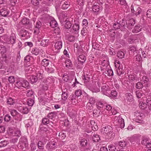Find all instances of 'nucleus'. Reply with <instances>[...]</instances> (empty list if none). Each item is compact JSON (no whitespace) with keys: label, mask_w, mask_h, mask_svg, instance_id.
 <instances>
[{"label":"nucleus","mask_w":151,"mask_h":151,"mask_svg":"<svg viewBox=\"0 0 151 151\" xmlns=\"http://www.w3.org/2000/svg\"><path fill=\"white\" fill-rule=\"evenodd\" d=\"M29 85V83L28 82L21 78L17 79L15 84L16 87L19 89H22L23 88H26L28 87Z\"/></svg>","instance_id":"obj_1"},{"label":"nucleus","mask_w":151,"mask_h":151,"mask_svg":"<svg viewBox=\"0 0 151 151\" xmlns=\"http://www.w3.org/2000/svg\"><path fill=\"white\" fill-rule=\"evenodd\" d=\"M114 123L116 126L123 128L125 126L124 119L120 116H115L114 118Z\"/></svg>","instance_id":"obj_2"},{"label":"nucleus","mask_w":151,"mask_h":151,"mask_svg":"<svg viewBox=\"0 0 151 151\" xmlns=\"http://www.w3.org/2000/svg\"><path fill=\"white\" fill-rule=\"evenodd\" d=\"M8 132L9 134L12 137L16 136L19 137L21 135V132L18 129H16L14 132L12 129L9 128Z\"/></svg>","instance_id":"obj_3"},{"label":"nucleus","mask_w":151,"mask_h":151,"mask_svg":"<svg viewBox=\"0 0 151 151\" xmlns=\"http://www.w3.org/2000/svg\"><path fill=\"white\" fill-rule=\"evenodd\" d=\"M140 78L141 81H142V83L143 85V86L148 87L149 86V84L148 79L145 76L140 75Z\"/></svg>","instance_id":"obj_4"},{"label":"nucleus","mask_w":151,"mask_h":151,"mask_svg":"<svg viewBox=\"0 0 151 151\" xmlns=\"http://www.w3.org/2000/svg\"><path fill=\"white\" fill-rule=\"evenodd\" d=\"M10 11L6 6H4L0 9V13L1 16L6 17L9 14Z\"/></svg>","instance_id":"obj_5"},{"label":"nucleus","mask_w":151,"mask_h":151,"mask_svg":"<svg viewBox=\"0 0 151 151\" xmlns=\"http://www.w3.org/2000/svg\"><path fill=\"white\" fill-rule=\"evenodd\" d=\"M15 41L16 36L14 34H12L10 37L8 38L7 40V42L9 44H14L15 43Z\"/></svg>","instance_id":"obj_6"},{"label":"nucleus","mask_w":151,"mask_h":151,"mask_svg":"<svg viewBox=\"0 0 151 151\" xmlns=\"http://www.w3.org/2000/svg\"><path fill=\"white\" fill-rule=\"evenodd\" d=\"M41 25V23L40 22L38 21L37 22L34 32V33L37 34L39 33V29L40 28Z\"/></svg>","instance_id":"obj_7"},{"label":"nucleus","mask_w":151,"mask_h":151,"mask_svg":"<svg viewBox=\"0 0 151 151\" xmlns=\"http://www.w3.org/2000/svg\"><path fill=\"white\" fill-rule=\"evenodd\" d=\"M131 9L132 12L134 13H135V15L137 16L139 15L142 11L141 9L139 7H137V8H135V10H134L133 7L132 6L131 7Z\"/></svg>","instance_id":"obj_8"},{"label":"nucleus","mask_w":151,"mask_h":151,"mask_svg":"<svg viewBox=\"0 0 151 151\" xmlns=\"http://www.w3.org/2000/svg\"><path fill=\"white\" fill-rule=\"evenodd\" d=\"M88 124H90V126H88L89 129L91 128V129L93 130H96L98 129V127L94 121H91L90 123H89Z\"/></svg>","instance_id":"obj_9"},{"label":"nucleus","mask_w":151,"mask_h":151,"mask_svg":"<svg viewBox=\"0 0 151 151\" xmlns=\"http://www.w3.org/2000/svg\"><path fill=\"white\" fill-rule=\"evenodd\" d=\"M111 127L109 126L104 127L101 129V132L104 134H108L111 130Z\"/></svg>","instance_id":"obj_10"},{"label":"nucleus","mask_w":151,"mask_h":151,"mask_svg":"<svg viewBox=\"0 0 151 151\" xmlns=\"http://www.w3.org/2000/svg\"><path fill=\"white\" fill-rule=\"evenodd\" d=\"M18 111L23 114H27L29 111L28 109L25 106H20L19 107Z\"/></svg>","instance_id":"obj_11"},{"label":"nucleus","mask_w":151,"mask_h":151,"mask_svg":"<svg viewBox=\"0 0 151 151\" xmlns=\"http://www.w3.org/2000/svg\"><path fill=\"white\" fill-rule=\"evenodd\" d=\"M6 52V49L4 46L2 45L0 46V53L2 54L3 58L6 59V54H4Z\"/></svg>","instance_id":"obj_12"},{"label":"nucleus","mask_w":151,"mask_h":151,"mask_svg":"<svg viewBox=\"0 0 151 151\" xmlns=\"http://www.w3.org/2000/svg\"><path fill=\"white\" fill-rule=\"evenodd\" d=\"M128 77L130 81H134L138 80L136 76L133 73L130 72V74H129Z\"/></svg>","instance_id":"obj_13"},{"label":"nucleus","mask_w":151,"mask_h":151,"mask_svg":"<svg viewBox=\"0 0 151 151\" xmlns=\"http://www.w3.org/2000/svg\"><path fill=\"white\" fill-rule=\"evenodd\" d=\"M79 29V24H74L72 26L71 32L72 33H76L78 32Z\"/></svg>","instance_id":"obj_14"},{"label":"nucleus","mask_w":151,"mask_h":151,"mask_svg":"<svg viewBox=\"0 0 151 151\" xmlns=\"http://www.w3.org/2000/svg\"><path fill=\"white\" fill-rule=\"evenodd\" d=\"M44 71L42 70H40L37 73L36 77L37 79L40 80L44 77Z\"/></svg>","instance_id":"obj_15"},{"label":"nucleus","mask_w":151,"mask_h":151,"mask_svg":"<svg viewBox=\"0 0 151 151\" xmlns=\"http://www.w3.org/2000/svg\"><path fill=\"white\" fill-rule=\"evenodd\" d=\"M62 47V42L58 41L56 42L55 45L54 47L55 50H59Z\"/></svg>","instance_id":"obj_16"},{"label":"nucleus","mask_w":151,"mask_h":151,"mask_svg":"<svg viewBox=\"0 0 151 151\" xmlns=\"http://www.w3.org/2000/svg\"><path fill=\"white\" fill-rule=\"evenodd\" d=\"M78 60L80 63H84L86 60L85 56L83 54L80 55L78 58Z\"/></svg>","instance_id":"obj_17"},{"label":"nucleus","mask_w":151,"mask_h":151,"mask_svg":"<svg viewBox=\"0 0 151 151\" xmlns=\"http://www.w3.org/2000/svg\"><path fill=\"white\" fill-rule=\"evenodd\" d=\"M142 29L141 26L138 25L135 26L134 28L132 29V32L134 33H137L141 31Z\"/></svg>","instance_id":"obj_18"},{"label":"nucleus","mask_w":151,"mask_h":151,"mask_svg":"<svg viewBox=\"0 0 151 151\" xmlns=\"http://www.w3.org/2000/svg\"><path fill=\"white\" fill-rule=\"evenodd\" d=\"M41 131L42 133L44 135V136H46L45 135H48L50 134V129H48L46 128L42 129Z\"/></svg>","instance_id":"obj_19"},{"label":"nucleus","mask_w":151,"mask_h":151,"mask_svg":"<svg viewBox=\"0 0 151 151\" xmlns=\"http://www.w3.org/2000/svg\"><path fill=\"white\" fill-rule=\"evenodd\" d=\"M49 43V40L48 39H45L42 40L41 42V45L43 47L46 46Z\"/></svg>","instance_id":"obj_20"},{"label":"nucleus","mask_w":151,"mask_h":151,"mask_svg":"<svg viewBox=\"0 0 151 151\" xmlns=\"http://www.w3.org/2000/svg\"><path fill=\"white\" fill-rule=\"evenodd\" d=\"M49 60L44 59H43L41 62V64L44 67H47L49 64Z\"/></svg>","instance_id":"obj_21"},{"label":"nucleus","mask_w":151,"mask_h":151,"mask_svg":"<svg viewBox=\"0 0 151 151\" xmlns=\"http://www.w3.org/2000/svg\"><path fill=\"white\" fill-rule=\"evenodd\" d=\"M149 141H150L149 138H147L146 137H143L142 138V141L141 142V143L142 144L145 145L147 143H148Z\"/></svg>","instance_id":"obj_22"},{"label":"nucleus","mask_w":151,"mask_h":151,"mask_svg":"<svg viewBox=\"0 0 151 151\" xmlns=\"http://www.w3.org/2000/svg\"><path fill=\"white\" fill-rule=\"evenodd\" d=\"M92 139L94 142H97L100 140V138L99 135L96 134L93 135L92 137Z\"/></svg>","instance_id":"obj_23"},{"label":"nucleus","mask_w":151,"mask_h":151,"mask_svg":"<svg viewBox=\"0 0 151 151\" xmlns=\"http://www.w3.org/2000/svg\"><path fill=\"white\" fill-rule=\"evenodd\" d=\"M15 103V100L11 97H9L7 99V104L12 105Z\"/></svg>","instance_id":"obj_24"},{"label":"nucleus","mask_w":151,"mask_h":151,"mask_svg":"<svg viewBox=\"0 0 151 151\" xmlns=\"http://www.w3.org/2000/svg\"><path fill=\"white\" fill-rule=\"evenodd\" d=\"M50 26L52 28L56 27L58 25V23L55 20H51L50 23Z\"/></svg>","instance_id":"obj_25"},{"label":"nucleus","mask_w":151,"mask_h":151,"mask_svg":"<svg viewBox=\"0 0 151 151\" xmlns=\"http://www.w3.org/2000/svg\"><path fill=\"white\" fill-rule=\"evenodd\" d=\"M29 79L32 83H35L38 80L36 76L33 75L30 76L29 78Z\"/></svg>","instance_id":"obj_26"},{"label":"nucleus","mask_w":151,"mask_h":151,"mask_svg":"<svg viewBox=\"0 0 151 151\" xmlns=\"http://www.w3.org/2000/svg\"><path fill=\"white\" fill-rule=\"evenodd\" d=\"M39 50L38 48L37 47H34L33 48L32 53V54L35 55H37L39 53Z\"/></svg>","instance_id":"obj_27"},{"label":"nucleus","mask_w":151,"mask_h":151,"mask_svg":"<svg viewBox=\"0 0 151 151\" xmlns=\"http://www.w3.org/2000/svg\"><path fill=\"white\" fill-rule=\"evenodd\" d=\"M107 134L108 138L111 139H113L115 136L114 133L113 131H111V130Z\"/></svg>","instance_id":"obj_28"},{"label":"nucleus","mask_w":151,"mask_h":151,"mask_svg":"<svg viewBox=\"0 0 151 151\" xmlns=\"http://www.w3.org/2000/svg\"><path fill=\"white\" fill-rule=\"evenodd\" d=\"M99 6L97 4L94 5L92 7V10L94 12H98L99 11Z\"/></svg>","instance_id":"obj_29"},{"label":"nucleus","mask_w":151,"mask_h":151,"mask_svg":"<svg viewBox=\"0 0 151 151\" xmlns=\"http://www.w3.org/2000/svg\"><path fill=\"white\" fill-rule=\"evenodd\" d=\"M133 96L130 93H127L126 94V100L129 101H131L133 100Z\"/></svg>","instance_id":"obj_30"},{"label":"nucleus","mask_w":151,"mask_h":151,"mask_svg":"<svg viewBox=\"0 0 151 151\" xmlns=\"http://www.w3.org/2000/svg\"><path fill=\"white\" fill-rule=\"evenodd\" d=\"M82 79L84 81V82L87 83L90 80V77L88 75H84L82 77Z\"/></svg>","instance_id":"obj_31"},{"label":"nucleus","mask_w":151,"mask_h":151,"mask_svg":"<svg viewBox=\"0 0 151 151\" xmlns=\"http://www.w3.org/2000/svg\"><path fill=\"white\" fill-rule=\"evenodd\" d=\"M9 142L8 141L6 140H4L0 142V147H3L6 146L8 144Z\"/></svg>","instance_id":"obj_32"},{"label":"nucleus","mask_w":151,"mask_h":151,"mask_svg":"<svg viewBox=\"0 0 151 151\" xmlns=\"http://www.w3.org/2000/svg\"><path fill=\"white\" fill-rule=\"evenodd\" d=\"M115 66L116 68H118L119 72H122V69L120 67V64L118 61H116L114 63Z\"/></svg>","instance_id":"obj_33"},{"label":"nucleus","mask_w":151,"mask_h":151,"mask_svg":"<svg viewBox=\"0 0 151 151\" xmlns=\"http://www.w3.org/2000/svg\"><path fill=\"white\" fill-rule=\"evenodd\" d=\"M139 106L140 108L142 109H145L146 108L147 105L144 102H141L139 104Z\"/></svg>","instance_id":"obj_34"},{"label":"nucleus","mask_w":151,"mask_h":151,"mask_svg":"<svg viewBox=\"0 0 151 151\" xmlns=\"http://www.w3.org/2000/svg\"><path fill=\"white\" fill-rule=\"evenodd\" d=\"M70 2L68 1H65L62 6V8L63 9H67L69 6Z\"/></svg>","instance_id":"obj_35"},{"label":"nucleus","mask_w":151,"mask_h":151,"mask_svg":"<svg viewBox=\"0 0 151 151\" xmlns=\"http://www.w3.org/2000/svg\"><path fill=\"white\" fill-rule=\"evenodd\" d=\"M8 81L11 83H13L15 81V78L13 76H10L8 78Z\"/></svg>","instance_id":"obj_36"},{"label":"nucleus","mask_w":151,"mask_h":151,"mask_svg":"<svg viewBox=\"0 0 151 151\" xmlns=\"http://www.w3.org/2000/svg\"><path fill=\"white\" fill-rule=\"evenodd\" d=\"M124 54L123 52L122 51H119L117 54V56L118 57L120 58H124Z\"/></svg>","instance_id":"obj_37"},{"label":"nucleus","mask_w":151,"mask_h":151,"mask_svg":"<svg viewBox=\"0 0 151 151\" xmlns=\"http://www.w3.org/2000/svg\"><path fill=\"white\" fill-rule=\"evenodd\" d=\"M65 65L68 68L71 66L72 63L71 61L69 60H66L65 62Z\"/></svg>","instance_id":"obj_38"},{"label":"nucleus","mask_w":151,"mask_h":151,"mask_svg":"<svg viewBox=\"0 0 151 151\" xmlns=\"http://www.w3.org/2000/svg\"><path fill=\"white\" fill-rule=\"evenodd\" d=\"M27 103L28 105L30 106H32L34 104V100L30 98H29L27 99Z\"/></svg>","instance_id":"obj_39"},{"label":"nucleus","mask_w":151,"mask_h":151,"mask_svg":"<svg viewBox=\"0 0 151 151\" xmlns=\"http://www.w3.org/2000/svg\"><path fill=\"white\" fill-rule=\"evenodd\" d=\"M11 115L13 116H15L18 114L17 111L15 109H11L10 111Z\"/></svg>","instance_id":"obj_40"},{"label":"nucleus","mask_w":151,"mask_h":151,"mask_svg":"<svg viewBox=\"0 0 151 151\" xmlns=\"http://www.w3.org/2000/svg\"><path fill=\"white\" fill-rule=\"evenodd\" d=\"M80 144L83 146L86 145L87 142V140L85 139H82L80 141Z\"/></svg>","instance_id":"obj_41"},{"label":"nucleus","mask_w":151,"mask_h":151,"mask_svg":"<svg viewBox=\"0 0 151 151\" xmlns=\"http://www.w3.org/2000/svg\"><path fill=\"white\" fill-rule=\"evenodd\" d=\"M109 150L110 151H115L116 147L114 145H111L108 146Z\"/></svg>","instance_id":"obj_42"},{"label":"nucleus","mask_w":151,"mask_h":151,"mask_svg":"<svg viewBox=\"0 0 151 151\" xmlns=\"http://www.w3.org/2000/svg\"><path fill=\"white\" fill-rule=\"evenodd\" d=\"M11 117L9 115L7 114L4 117V121L6 122H9L11 120Z\"/></svg>","instance_id":"obj_43"},{"label":"nucleus","mask_w":151,"mask_h":151,"mask_svg":"<svg viewBox=\"0 0 151 151\" xmlns=\"http://www.w3.org/2000/svg\"><path fill=\"white\" fill-rule=\"evenodd\" d=\"M143 86V84L140 82L137 83L136 85V88L139 89L142 88Z\"/></svg>","instance_id":"obj_44"},{"label":"nucleus","mask_w":151,"mask_h":151,"mask_svg":"<svg viewBox=\"0 0 151 151\" xmlns=\"http://www.w3.org/2000/svg\"><path fill=\"white\" fill-rule=\"evenodd\" d=\"M42 123L44 124H47L49 123V120L47 118H44L42 120Z\"/></svg>","instance_id":"obj_45"},{"label":"nucleus","mask_w":151,"mask_h":151,"mask_svg":"<svg viewBox=\"0 0 151 151\" xmlns=\"http://www.w3.org/2000/svg\"><path fill=\"white\" fill-rule=\"evenodd\" d=\"M134 118L138 119H139L141 117L140 114L137 111H136L134 113Z\"/></svg>","instance_id":"obj_46"},{"label":"nucleus","mask_w":151,"mask_h":151,"mask_svg":"<svg viewBox=\"0 0 151 151\" xmlns=\"http://www.w3.org/2000/svg\"><path fill=\"white\" fill-rule=\"evenodd\" d=\"M62 99L64 100H65L67 98V93L65 92H63L62 95Z\"/></svg>","instance_id":"obj_47"},{"label":"nucleus","mask_w":151,"mask_h":151,"mask_svg":"<svg viewBox=\"0 0 151 151\" xmlns=\"http://www.w3.org/2000/svg\"><path fill=\"white\" fill-rule=\"evenodd\" d=\"M88 23L87 20L86 19H84L82 22V25L84 27H87Z\"/></svg>","instance_id":"obj_48"},{"label":"nucleus","mask_w":151,"mask_h":151,"mask_svg":"<svg viewBox=\"0 0 151 151\" xmlns=\"http://www.w3.org/2000/svg\"><path fill=\"white\" fill-rule=\"evenodd\" d=\"M31 150L32 151H34L36 149V145L34 143H31L30 145Z\"/></svg>","instance_id":"obj_49"},{"label":"nucleus","mask_w":151,"mask_h":151,"mask_svg":"<svg viewBox=\"0 0 151 151\" xmlns=\"http://www.w3.org/2000/svg\"><path fill=\"white\" fill-rule=\"evenodd\" d=\"M71 24L70 22H67L65 25V27L67 29L70 28L71 27Z\"/></svg>","instance_id":"obj_50"},{"label":"nucleus","mask_w":151,"mask_h":151,"mask_svg":"<svg viewBox=\"0 0 151 151\" xmlns=\"http://www.w3.org/2000/svg\"><path fill=\"white\" fill-rule=\"evenodd\" d=\"M54 115H55V113L54 112H51L50 113H49L48 114V115H47V116L49 118L52 119L53 118Z\"/></svg>","instance_id":"obj_51"},{"label":"nucleus","mask_w":151,"mask_h":151,"mask_svg":"<svg viewBox=\"0 0 151 151\" xmlns=\"http://www.w3.org/2000/svg\"><path fill=\"white\" fill-rule=\"evenodd\" d=\"M110 113H111L113 115H115L116 114L119 113L118 111L115 109L113 108L112 109Z\"/></svg>","instance_id":"obj_52"},{"label":"nucleus","mask_w":151,"mask_h":151,"mask_svg":"<svg viewBox=\"0 0 151 151\" xmlns=\"http://www.w3.org/2000/svg\"><path fill=\"white\" fill-rule=\"evenodd\" d=\"M136 96L138 98H141L143 96L142 93L139 91H136Z\"/></svg>","instance_id":"obj_53"},{"label":"nucleus","mask_w":151,"mask_h":151,"mask_svg":"<svg viewBox=\"0 0 151 151\" xmlns=\"http://www.w3.org/2000/svg\"><path fill=\"white\" fill-rule=\"evenodd\" d=\"M42 142L41 141H39L38 144L37 146L38 148L40 150H43L44 149L43 146L42 144Z\"/></svg>","instance_id":"obj_54"},{"label":"nucleus","mask_w":151,"mask_h":151,"mask_svg":"<svg viewBox=\"0 0 151 151\" xmlns=\"http://www.w3.org/2000/svg\"><path fill=\"white\" fill-rule=\"evenodd\" d=\"M47 148L50 150H51V149L54 148V147L51 144V143L50 142L48 143L47 145Z\"/></svg>","instance_id":"obj_55"},{"label":"nucleus","mask_w":151,"mask_h":151,"mask_svg":"<svg viewBox=\"0 0 151 151\" xmlns=\"http://www.w3.org/2000/svg\"><path fill=\"white\" fill-rule=\"evenodd\" d=\"M113 26L115 29H119L120 28V24L118 23H115L114 24Z\"/></svg>","instance_id":"obj_56"},{"label":"nucleus","mask_w":151,"mask_h":151,"mask_svg":"<svg viewBox=\"0 0 151 151\" xmlns=\"http://www.w3.org/2000/svg\"><path fill=\"white\" fill-rule=\"evenodd\" d=\"M46 70L49 73H52L53 72V69L52 67H47L45 68Z\"/></svg>","instance_id":"obj_57"},{"label":"nucleus","mask_w":151,"mask_h":151,"mask_svg":"<svg viewBox=\"0 0 151 151\" xmlns=\"http://www.w3.org/2000/svg\"><path fill=\"white\" fill-rule=\"evenodd\" d=\"M129 24L131 26H133L135 24V21L133 19H130L129 21Z\"/></svg>","instance_id":"obj_58"},{"label":"nucleus","mask_w":151,"mask_h":151,"mask_svg":"<svg viewBox=\"0 0 151 151\" xmlns=\"http://www.w3.org/2000/svg\"><path fill=\"white\" fill-rule=\"evenodd\" d=\"M99 86L98 87L94 86L93 87V91L94 92L97 93L100 91Z\"/></svg>","instance_id":"obj_59"},{"label":"nucleus","mask_w":151,"mask_h":151,"mask_svg":"<svg viewBox=\"0 0 151 151\" xmlns=\"http://www.w3.org/2000/svg\"><path fill=\"white\" fill-rule=\"evenodd\" d=\"M112 107L109 105H106V109L107 111H109V112H111V110H112Z\"/></svg>","instance_id":"obj_60"},{"label":"nucleus","mask_w":151,"mask_h":151,"mask_svg":"<svg viewBox=\"0 0 151 151\" xmlns=\"http://www.w3.org/2000/svg\"><path fill=\"white\" fill-rule=\"evenodd\" d=\"M69 79V77L68 75H64L63 77V80L65 82H67Z\"/></svg>","instance_id":"obj_61"},{"label":"nucleus","mask_w":151,"mask_h":151,"mask_svg":"<svg viewBox=\"0 0 151 151\" xmlns=\"http://www.w3.org/2000/svg\"><path fill=\"white\" fill-rule=\"evenodd\" d=\"M97 106L98 107L102 108L104 105L103 104L101 101H99L97 102Z\"/></svg>","instance_id":"obj_62"},{"label":"nucleus","mask_w":151,"mask_h":151,"mask_svg":"<svg viewBox=\"0 0 151 151\" xmlns=\"http://www.w3.org/2000/svg\"><path fill=\"white\" fill-rule=\"evenodd\" d=\"M22 22L23 24H27L29 22L26 18H24L22 19Z\"/></svg>","instance_id":"obj_63"},{"label":"nucleus","mask_w":151,"mask_h":151,"mask_svg":"<svg viewBox=\"0 0 151 151\" xmlns=\"http://www.w3.org/2000/svg\"><path fill=\"white\" fill-rule=\"evenodd\" d=\"M146 15L148 17L151 18V9L147 11Z\"/></svg>","instance_id":"obj_64"}]
</instances>
